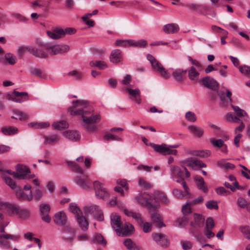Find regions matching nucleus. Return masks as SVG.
<instances>
[{
	"label": "nucleus",
	"mask_w": 250,
	"mask_h": 250,
	"mask_svg": "<svg viewBox=\"0 0 250 250\" xmlns=\"http://www.w3.org/2000/svg\"><path fill=\"white\" fill-rule=\"evenodd\" d=\"M73 109H69L71 115H81L82 127L87 131L96 132L98 130L96 125L101 120L98 114H93V109L90 107L87 103L83 101L76 100L72 102Z\"/></svg>",
	"instance_id": "f257e3e1"
},
{
	"label": "nucleus",
	"mask_w": 250,
	"mask_h": 250,
	"mask_svg": "<svg viewBox=\"0 0 250 250\" xmlns=\"http://www.w3.org/2000/svg\"><path fill=\"white\" fill-rule=\"evenodd\" d=\"M157 198L165 204L169 203V200L167 196L160 191H155L153 195L144 192L136 196L135 200L138 204L146 207L150 210L151 208H156L159 207V203Z\"/></svg>",
	"instance_id": "f03ea898"
},
{
	"label": "nucleus",
	"mask_w": 250,
	"mask_h": 250,
	"mask_svg": "<svg viewBox=\"0 0 250 250\" xmlns=\"http://www.w3.org/2000/svg\"><path fill=\"white\" fill-rule=\"evenodd\" d=\"M111 225L120 236H125L131 233L134 229V227L129 223L123 224L121 220V217L116 214L111 215Z\"/></svg>",
	"instance_id": "7ed1b4c3"
},
{
	"label": "nucleus",
	"mask_w": 250,
	"mask_h": 250,
	"mask_svg": "<svg viewBox=\"0 0 250 250\" xmlns=\"http://www.w3.org/2000/svg\"><path fill=\"white\" fill-rule=\"evenodd\" d=\"M169 167L170 174L171 178L177 183L182 182V185L185 190L186 194L188 195H189L188 188L186 182L184 181L183 172L181 168L179 167L174 165H171Z\"/></svg>",
	"instance_id": "20e7f679"
},
{
	"label": "nucleus",
	"mask_w": 250,
	"mask_h": 250,
	"mask_svg": "<svg viewBox=\"0 0 250 250\" xmlns=\"http://www.w3.org/2000/svg\"><path fill=\"white\" fill-rule=\"evenodd\" d=\"M28 50L32 55L41 59L47 58L49 55L48 43H39L37 47L31 46L28 48Z\"/></svg>",
	"instance_id": "39448f33"
},
{
	"label": "nucleus",
	"mask_w": 250,
	"mask_h": 250,
	"mask_svg": "<svg viewBox=\"0 0 250 250\" xmlns=\"http://www.w3.org/2000/svg\"><path fill=\"white\" fill-rule=\"evenodd\" d=\"M147 59L150 62L153 71L158 73L164 79H167L170 77V74L152 55L148 54Z\"/></svg>",
	"instance_id": "423d86ee"
},
{
	"label": "nucleus",
	"mask_w": 250,
	"mask_h": 250,
	"mask_svg": "<svg viewBox=\"0 0 250 250\" xmlns=\"http://www.w3.org/2000/svg\"><path fill=\"white\" fill-rule=\"evenodd\" d=\"M150 145L152 147L155 151L164 155L170 154L176 155L177 154V150L173 149L172 148L177 147L178 146V145L167 146L165 144L157 145L153 143L150 144Z\"/></svg>",
	"instance_id": "0eeeda50"
},
{
	"label": "nucleus",
	"mask_w": 250,
	"mask_h": 250,
	"mask_svg": "<svg viewBox=\"0 0 250 250\" xmlns=\"http://www.w3.org/2000/svg\"><path fill=\"white\" fill-rule=\"evenodd\" d=\"M194 221L191 222L190 225L193 227L189 230L190 233L193 234L197 238H199L201 235L200 232L196 229L198 228L202 227L204 223L205 219L200 214H194Z\"/></svg>",
	"instance_id": "6e6552de"
},
{
	"label": "nucleus",
	"mask_w": 250,
	"mask_h": 250,
	"mask_svg": "<svg viewBox=\"0 0 250 250\" xmlns=\"http://www.w3.org/2000/svg\"><path fill=\"white\" fill-rule=\"evenodd\" d=\"M17 172H13V176L15 178L31 179L34 177V175H27L30 172L28 167L21 165H18L16 167Z\"/></svg>",
	"instance_id": "1a4fd4ad"
},
{
	"label": "nucleus",
	"mask_w": 250,
	"mask_h": 250,
	"mask_svg": "<svg viewBox=\"0 0 250 250\" xmlns=\"http://www.w3.org/2000/svg\"><path fill=\"white\" fill-rule=\"evenodd\" d=\"M93 185L95 194L98 198L104 199L109 196V193L102 183L99 181H95Z\"/></svg>",
	"instance_id": "9d476101"
},
{
	"label": "nucleus",
	"mask_w": 250,
	"mask_h": 250,
	"mask_svg": "<svg viewBox=\"0 0 250 250\" xmlns=\"http://www.w3.org/2000/svg\"><path fill=\"white\" fill-rule=\"evenodd\" d=\"M49 53L50 55H55L68 52L69 47L67 45L53 44L48 43Z\"/></svg>",
	"instance_id": "9b49d317"
},
{
	"label": "nucleus",
	"mask_w": 250,
	"mask_h": 250,
	"mask_svg": "<svg viewBox=\"0 0 250 250\" xmlns=\"http://www.w3.org/2000/svg\"><path fill=\"white\" fill-rule=\"evenodd\" d=\"M75 183L83 189L90 190L91 188V183L87 175H83V177L77 176L74 179Z\"/></svg>",
	"instance_id": "f8f14e48"
},
{
	"label": "nucleus",
	"mask_w": 250,
	"mask_h": 250,
	"mask_svg": "<svg viewBox=\"0 0 250 250\" xmlns=\"http://www.w3.org/2000/svg\"><path fill=\"white\" fill-rule=\"evenodd\" d=\"M152 237L154 241L162 247H167L169 245L168 237L164 234L153 233Z\"/></svg>",
	"instance_id": "ddd939ff"
},
{
	"label": "nucleus",
	"mask_w": 250,
	"mask_h": 250,
	"mask_svg": "<svg viewBox=\"0 0 250 250\" xmlns=\"http://www.w3.org/2000/svg\"><path fill=\"white\" fill-rule=\"evenodd\" d=\"M85 210L87 214H93L94 218L99 221H102L104 219L103 212L99 207L93 206L89 207H86Z\"/></svg>",
	"instance_id": "4468645a"
},
{
	"label": "nucleus",
	"mask_w": 250,
	"mask_h": 250,
	"mask_svg": "<svg viewBox=\"0 0 250 250\" xmlns=\"http://www.w3.org/2000/svg\"><path fill=\"white\" fill-rule=\"evenodd\" d=\"M50 210V206L47 204H42L40 206V214L42 216V219L46 223H50L51 217L49 215V212Z\"/></svg>",
	"instance_id": "2eb2a0df"
},
{
	"label": "nucleus",
	"mask_w": 250,
	"mask_h": 250,
	"mask_svg": "<svg viewBox=\"0 0 250 250\" xmlns=\"http://www.w3.org/2000/svg\"><path fill=\"white\" fill-rule=\"evenodd\" d=\"M187 166L190 167L193 169H195L194 167H206V165L202 161L197 160H194L192 158H188L183 162Z\"/></svg>",
	"instance_id": "dca6fc26"
},
{
	"label": "nucleus",
	"mask_w": 250,
	"mask_h": 250,
	"mask_svg": "<svg viewBox=\"0 0 250 250\" xmlns=\"http://www.w3.org/2000/svg\"><path fill=\"white\" fill-rule=\"evenodd\" d=\"M202 84L206 87L215 90L217 88L218 84L217 82L212 78L209 77L203 78L201 80Z\"/></svg>",
	"instance_id": "f3484780"
},
{
	"label": "nucleus",
	"mask_w": 250,
	"mask_h": 250,
	"mask_svg": "<svg viewBox=\"0 0 250 250\" xmlns=\"http://www.w3.org/2000/svg\"><path fill=\"white\" fill-rule=\"evenodd\" d=\"M54 223L59 226H62L66 223V216L63 211L56 213L54 217Z\"/></svg>",
	"instance_id": "a211bd4d"
},
{
	"label": "nucleus",
	"mask_w": 250,
	"mask_h": 250,
	"mask_svg": "<svg viewBox=\"0 0 250 250\" xmlns=\"http://www.w3.org/2000/svg\"><path fill=\"white\" fill-rule=\"evenodd\" d=\"M194 180L199 190H202L204 193H207L208 192V188L206 185L204 179L201 176H195L194 178Z\"/></svg>",
	"instance_id": "6ab92c4d"
},
{
	"label": "nucleus",
	"mask_w": 250,
	"mask_h": 250,
	"mask_svg": "<svg viewBox=\"0 0 250 250\" xmlns=\"http://www.w3.org/2000/svg\"><path fill=\"white\" fill-rule=\"evenodd\" d=\"M63 136L71 141H76L80 139L81 136L76 130H67L62 133Z\"/></svg>",
	"instance_id": "aec40b11"
},
{
	"label": "nucleus",
	"mask_w": 250,
	"mask_h": 250,
	"mask_svg": "<svg viewBox=\"0 0 250 250\" xmlns=\"http://www.w3.org/2000/svg\"><path fill=\"white\" fill-rule=\"evenodd\" d=\"M163 30L167 34H174L179 30V27L176 23H169L164 26Z\"/></svg>",
	"instance_id": "412c9836"
},
{
	"label": "nucleus",
	"mask_w": 250,
	"mask_h": 250,
	"mask_svg": "<svg viewBox=\"0 0 250 250\" xmlns=\"http://www.w3.org/2000/svg\"><path fill=\"white\" fill-rule=\"evenodd\" d=\"M48 36L52 39H58L64 36L63 29L57 28L47 32Z\"/></svg>",
	"instance_id": "4be33fe9"
},
{
	"label": "nucleus",
	"mask_w": 250,
	"mask_h": 250,
	"mask_svg": "<svg viewBox=\"0 0 250 250\" xmlns=\"http://www.w3.org/2000/svg\"><path fill=\"white\" fill-rule=\"evenodd\" d=\"M16 196L18 198L22 200L31 201L33 199V194L32 191H30L28 195L26 194L21 188L17 189L16 192Z\"/></svg>",
	"instance_id": "5701e85b"
},
{
	"label": "nucleus",
	"mask_w": 250,
	"mask_h": 250,
	"mask_svg": "<svg viewBox=\"0 0 250 250\" xmlns=\"http://www.w3.org/2000/svg\"><path fill=\"white\" fill-rule=\"evenodd\" d=\"M110 61L113 63L119 62L122 59L121 51L119 49L113 50L110 56Z\"/></svg>",
	"instance_id": "b1692460"
},
{
	"label": "nucleus",
	"mask_w": 250,
	"mask_h": 250,
	"mask_svg": "<svg viewBox=\"0 0 250 250\" xmlns=\"http://www.w3.org/2000/svg\"><path fill=\"white\" fill-rule=\"evenodd\" d=\"M189 131L195 137L200 138L204 134V130L196 125H190L188 127Z\"/></svg>",
	"instance_id": "393cba45"
},
{
	"label": "nucleus",
	"mask_w": 250,
	"mask_h": 250,
	"mask_svg": "<svg viewBox=\"0 0 250 250\" xmlns=\"http://www.w3.org/2000/svg\"><path fill=\"white\" fill-rule=\"evenodd\" d=\"M124 212L126 215L131 216L133 218L135 219L139 224H143L144 221L140 214L129 210L127 209H124Z\"/></svg>",
	"instance_id": "a878e982"
},
{
	"label": "nucleus",
	"mask_w": 250,
	"mask_h": 250,
	"mask_svg": "<svg viewBox=\"0 0 250 250\" xmlns=\"http://www.w3.org/2000/svg\"><path fill=\"white\" fill-rule=\"evenodd\" d=\"M199 71L200 70L197 69L195 66H191L188 71L189 79L191 81H198L200 75Z\"/></svg>",
	"instance_id": "bb28decb"
},
{
	"label": "nucleus",
	"mask_w": 250,
	"mask_h": 250,
	"mask_svg": "<svg viewBox=\"0 0 250 250\" xmlns=\"http://www.w3.org/2000/svg\"><path fill=\"white\" fill-rule=\"evenodd\" d=\"M151 219L154 223L156 224V226L158 228H162L165 226V225L163 222V219L160 215L158 212H154L151 215Z\"/></svg>",
	"instance_id": "cd10ccee"
},
{
	"label": "nucleus",
	"mask_w": 250,
	"mask_h": 250,
	"mask_svg": "<svg viewBox=\"0 0 250 250\" xmlns=\"http://www.w3.org/2000/svg\"><path fill=\"white\" fill-rule=\"evenodd\" d=\"M76 218L82 229L87 230L88 228L89 223L85 217L81 214Z\"/></svg>",
	"instance_id": "c85d7f7f"
},
{
	"label": "nucleus",
	"mask_w": 250,
	"mask_h": 250,
	"mask_svg": "<svg viewBox=\"0 0 250 250\" xmlns=\"http://www.w3.org/2000/svg\"><path fill=\"white\" fill-rule=\"evenodd\" d=\"M129 93V95L133 97L135 99V101L138 104H140L141 102V99L140 98L141 95L140 90L138 88L132 89L129 87L126 89Z\"/></svg>",
	"instance_id": "c756f323"
},
{
	"label": "nucleus",
	"mask_w": 250,
	"mask_h": 250,
	"mask_svg": "<svg viewBox=\"0 0 250 250\" xmlns=\"http://www.w3.org/2000/svg\"><path fill=\"white\" fill-rule=\"evenodd\" d=\"M60 140V138L56 134L50 135L44 137V143L51 145L57 143Z\"/></svg>",
	"instance_id": "7c9ffc66"
},
{
	"label": "nucleus",
	"mask_w": 250,
	"mask_h": 250,
	"mask_svg": "<svg viewBox=\"0 0 250 250\" xmlns=\"http://www.w3.org/2000/svg\"><path fill=\"white\" fill-rule=\"evenodd\" d=\"M124 244L128 250H143L142 248L137 246L131 239L129 238L125 240Z\"/></svg>",
	"instance_id": "2f4dec72"
},
{
	"label": "nucleus",
	"mask_w": 250,
	"mask_h": 250,
	"mask_svg": "<svg viewBox=\"0 0 250 250\" xmlns=\"http://www.w3.org/2000/svg\"><path fill=\"white\" fill-rule=\"evenodd\" d=\"M13 112L15 114V116L11 117L12 119H19L20 121H24L28 119V114L24 112L20 111L18 110H14Z\"/></svg>",
	"instance_id": "473e14b6"
},
{
	"label": "nucleus",
	"mask_w": 250,
	"mask_h": 250,
	"mask_svg": "<svg viewBox=\"0 0 250 250\" xmlns=\"http://www.w3.org/2000/svg\"><path fill=\"white\" fill-rule=\"evenodd\" d=\"M3 209H5L9 214H16L19 213V209L15 205L5 203Z\"/></svg>",
	"instance_id": "72a5a7b5"
},
{
	"label": "nucleus",
	"mask_w": 250,
	"mask_h": 250,
	"mask_svg": "<svg viewBox=\"0 0 250 250\" xmlns=\"http://www.w3.org/2000/svg\"><path fill=\"white\" fill-rule=\"evenodd\" d=\"M1 130L4 135H12L17 134L18 132V128L12 126L2 127Z\"/></svg>",
	"instance_id": "f704fd0d"
},
{
	"label": "nucleus",
	"mask_w": 250,
	"mask_h": 250,
	"mask_svg": "<svg viewBox=\"0 0 250 250\" xmlns=\"http://www.w3.org/2000/svg\"><path fill=\"white\" fill-rule=\"evenodd\" d=\"M1 177L5 183L9 186L12 189H14L17 188V185L15 181L5 173L1 174Z\"/></svg>",
	"instance_id": "c9c22d12"
},
{
	"label": "nucleus",
	"mask_w": 250,
	"mask_h": 250,
	"mask_svg": "<svg viewBox=\"0 0 250 250\" xmlns=\"http://www.w3.org/2000/svg\"><path fill=\"white\" fill-rule=\"evenodd\" d=\"M187 70L183 69H177L173 71L172 75L176 80L182 81L183 76L187 73Z\"/></svg>",
	"instance_id": "e433bc0d"
},
{
	"label": "nucleus",
	"mask_w": 250,
	"mask_h": 250,
	"mask_svg": "<svg viewBox=\"0 0 250 250\" xmlns=\"http://www.w3.org/2000/svg\"><path fill=\"white\" fill-rule=\"evenodd\" d=\"M89 65L91 67H97L101 70L107 68V65L106 62L103 61H91L89 62Z\"/></svg>",
	"instance_id": "4c0bfd02"
},
{
	"label": "nucleus",
	"mask_w": 250,
	"mask_h": 250,
	"mask_svg": "<svg viewBox=\"0 0 250 250\" xmlns=\"http://www.w3.org/2000/svg\"><path fill=\"white\" fill-rule=\"evenodd\" d=\"M129 42L130 43V46L140 48L145 47L147 44V42L145 40H140L138 41L130 40V41Z\"/></svg>",
	"instance_id": "58836bf2"
},
{
	"label": "nucleus",
	"mask_w": 250,
	"mask_h": 250,
	"mask_svg": "<svg viewBox=\"0 0 250 250\" xmlns=\"http://www.w3.org/2000/svg\"><path fill=\"white\" fill-rule=\"evenodd\" d=\"M75 233L73 229H70L68 231L65 232L64 238L65 240L69 243H72L75 238Z\"/></svg>",
	"instance_id": "ea45409f"
},
{
	"label": "nucleus",
	"mask_w": 250,
	"mask_h": 250,
	"mask_svg": "<svg viewBox=\"0 0 250 250\" xmlns=\"http://www.w3.org/2000/svg\"><path fill=\"white\" fill-rule=\"evenodd\" d=\"M53 126L56 129L62 130L68 128L69 125L67 122L62 121L54 123L53 124Z\"/></svg>",
	"instance_id": "a19ab883"
},
{
	"label": "nucleus",
	"mask_w": 250,
	"mask_h": 250,
	"mask_svg": "<svg viewBox=\"0 0 250 250\" xmlns=\"http://www.w3.org/2000/svg\"><path fill=\"white\" fill-rule=\"evenodd\" d=\"M50 124L48 122L30 123L28 124V126L30 127L41 129L46 128Z\"/></svg>",
	"instance_id": "79ce46f5"
},
{
	"label": "nucleus",
	"mask_w": 250,
	"mask_h": 250,
	"mask_svg": "<svg viewBox=\"0 0 250 250\" xmlns=\"http://www.w3.org/2000/svg\"><path fill=\"white\" fill-rule=\"evenodd\" d=\"M187 7L194 11H199L200 12H201L202 9L206 10L207 9V7L205 5H201L196 3L189 4L187 5Z\"/></svg>",
	"instance_id": "37998d69"
},
{
	"label": "nucleus",
	"mask_w": 250,
	"mask_h": 250,
	"mask_svg": "<svg viewBox=\"0 0 250 250\" xmlns=\"http://www.w3.org/2000/svg\"><path fill=\"white\" fill-rule=\"evenodd\" d=\"M4 234L0 235V247L4 249H9L11 248V244L9 241L3 236Z\"/></svg>",
	"instance_id": "c03bdc74"
},
{
	"label": "nucleus",
	"mask_w": 250,
	"mask_h": 250,
	"mask_svg": "<svg viewBox=\"0 0 250 250\" xmlns=\"http://www.w3.org/2000/svg\"><path fill=\"white\" fill-rule=\"evenodd\" d=\"M188 221L189 220L187 217L183 216L178 218L176 220L175 223L178 227L183 228L185 227L188 224Z\"/></svg>",
	"instance_id": "a18cd8bd"
},
{
	"label": "nucleus",
	"mask_w": 250,
	"mask_h": 250,
	"mask_svg": "<svg viewBox=\"0 0 250 250\" xmlns=\"http://www.w3.org/2000/svg\"><path fill=\"white\" fill-rule=\"evenodd\" d=\"M209 142L214 146L220 148L225 145L224 141L221 139H215L214 138L209 139Z\"/></svg>",
	"instance_id": "49530a36"
},
{
	"label": "nucleus",
	"mask_w": 250,
	"mask_h": 250,
	"mask_svg": "<svg viewBox=\"0 0 250 250\" xmlns=\"http://www.w3.org/2000/svg\"><path fill=\"white\" fill-rule=\"evenodd\" d=\"M68 166L75 172L81 174L83 173V170L76 163L73 162H68Z\"/></svg>",
	"instance_id": "de8ad7c7"
},
{
	"label": "nucleus",
	"mask_w": 250,
	"mask_h": 250,
	"mask_svg": "<svg viewBox=\"0 0 250 250\" xmlns=\"http://www.w3.org/2000/svg\"><path fill=\"white\" fill-rule=\"evenodd\" d=\"M69 210L75 214L76 217L82 214L81 210L75 203H71L69 205Z\"/></svg>",
	"instance_id": "09e8293b"
},
{
	"label": "nucleus",
	"mask_w": 250,
	"mask_h": 250,
	"mask_svg": "<svg viewBox=\"0 0 250 250\" xmlns=\"http://www.w3.org/2000/svg\"><path fill=\"white\" fill-rule=\"evenodd\" d=\"M30 73L32 76L35 77L42 78L44 76V74L43 72L38 68H31L30 70Z\"/></svg>",
	"instance_id": "8fccbe9b"
},
{
	"label": "nucleus",
	"mask_w": 250,
	"mask_h": 250,
	"mask_svg": "<svg viewBox=\"0 0 250 250\" xmlns=\"http://www.w3.org/2000/svg\"><path fill=\"white\" fill-rule=\"evenodd\" d=\"M240 230L245 237L250 241V227L249 226H241Z\"/></svg>",
	"instance_id": "3c124183"
},
{
	"label": "nucleus",
	"mask_w": 250,
	"mask_h": 250,
	"mask_svg": "<svg viewBox=\"0 0 250 250\" xmlns=\"http://www.w3.org/2000/svg\"><path fill=\"white\" fill-rule=\"evenodd\" d=\"M5 60L11 65L14 64L17 62L16 57L11 53H7L5 55Z\"/></svg>",
	"instance_id": "603ef678"
},
{
	"label": "nucleus",
	"mask_w": 250,
	"mask_h": 250,
	"mask_svg": "<svg viewBox=\"0 0 250 250\" xmlns=\"http://www.w3.org/2000/svg\"><path fill=\"white\" fill-rule=\"evenodd\" d=\"M226 117L227 120L230 122L238 123L241 121L239 118L234 115L232 113H228Z\"/></svg>",
	"instance_id": "864d4df0"
},
{
	"label": "nucleus",
	"mask_w": 250,
	"mask_h": 250,
	"mask_svg": "<svg viewBox=\"0 0 250 250\" xmlns=\"http://www.w3.org/2000/svg\"><path fill=\"white\" fill-rule=\"evenodd\" d=\"M239 69L242 74L250 77V66L246 65L241 66L239 67Z\"/></svg>",
	"instance_id": "5fc2aeb1"
},
{
	"label": "nucleus",
	"mask_w": 250,
	"mask_h": 250,
	"mask_svg": "<svg viewBox=\"0 0 250 250\" xmlns=\"http://www.w3.org/2000/svg\"><path fill=\"white\" fill-rule=\"evenodd\" d=\"M192 204L190 202H187L186 204L184 205L182 208V211L184 214L186 215L191 212L190 206Z\"/></svg>",
	"instance_id": "6e6d98bb"
},
{
	"label": "nucleus",
	"mask_w": 250,
	"mask_h": 250,
	"mask_svg": "<svg viewBox=\"0 0 250 250\" xmlns=\"http://www.w3.org/2000/svg\"><path fill=\"white\" fill-rule=\"evenodd\" d=\"M185 117L186 119L190 122H195L197 118L194 113L191 111H188L186 113Z\"/></svg>",
	"instance_id": "4d7b16f0"
},
{
	"label": "nucleus",
	"mask_w": 250,
	"mask_h": 250,
	"mask_svg": "<svg viewBox=\"0 0 250 250\" xmlns=\"http://www.w3.org/2000/svg\"><path fill=\"white\" fill-rule=\"evenodd\" d=\"M93 240L104 246L106 245V242L103 238V236L100 234H96L93 238Z\"/></svg>",
	"instance_id": "13d9d810"
},
{
	"label": "nucleus",
	"mask_w": 250,
	"mask_h": 250,
	"mask_svg": "<svg viewBox=\"0 0 250 250\" xmlns=\"http://www.w3.org/2000/svg\"><path fill=\"white\" fill-rule=\"evenodd\" d=\"M216 193L220 195L227 196L230 194V192L228 190H226L224 187H220L216 189Z\"/></svg>",
	"instance_id": "bf43d9fd"
},
{
	"label": "nucleus",
	"mask_w": 250,
	"mask_h": 250,
	"mask_svg": "<svg viewBox=\"0 0 250 250\" xmlns=\"http://www.w3.org/2000/svg\"><path fill=\"white\" fill-rule=\"evenodd\" d=\"M206 206L208 208L210 209H217L218 208L217 202L213 200H210L208 201L206 204Z\"/></svg>",
	"instance_id": "052dcab7"
},
{
	"label": "nucleus",
	"mask_w": 250,
	"mask_h": 250,
	"mask_svg": "<svg viewBox=\"0 0 250 250\" xmlns=\"http://www.w3.org/2000/svg\"><path fill=\"white\" fill-rule=\"evenodd\" d=\"M130 40H118L116 41L115 45L117 46L127 47L130 46L129 42Z\"/></svg>",
	"instance_id": "680f3d73"
},
{
	"label": "nucleus",
	"mask_w": 250,
	"mask_h": 250,
	"mask_svg": "<svg viewBox=\"0 0 250 250\" xmlns=\"http://www.w3.org/2000/svg\"><path fill=\"white\" fill-rule=\"evenodd\" d=\"M218 166L224 167L226 169H233L235 166L234 165L229 163H224L223 161H218L217 163Z\"/></svg>",
	"instance_id": "e2e57ef3"
},
{
	"label": "nucleus",
	"mask_w": 250,
	"mask_h": 250,
	"mask_svg": "<svg viewBox=\"0 0 250 250\" xmlns=\"http://www.w3.org/2000/svg\"><path fill=\"white\" fill-rule=\"evenodd\" d=\"M237 203L238 207L242 208H246L248 204L246 200L242 197L238 198Z\"/></svg>",
	"instance_id": "0e129e2a"
},
{
	"label": "nucleus",
	"mask_w": 250,
	"mask_h": 250,
	"mask_svg": "<svg viewBox=\"0 0 250 250\" xmlns=\"http://www.w3.org/2000/svg\"><path fill=\"white\" fill-rule=\"evenodd\" d=\"M138 184L140 187L146 189H148L151 187L150 184L147 183L144 179L142 178L139 179Z\"/></svg>",
	"instance_id": "69168bd1"
},
{
	"label": "nucleus",
	"mask_w": 250,
	"mask_h": 250,
	"mask_svg": "<svg viewBox=\"0 0 250 250\" xmlns=\"http://www.w3.org/2000/svg\"><path fill=\"white\" fill-rule=\"evenodd\" d=\"M5 239H10L13 241H18L20 236L19 235H15L11 234H5L4 236H3Z\"/></svg>",
	"instance_id": "338daca9"
},
{
	"label": "nucleus",
	"mask_w": 250,
	"mask_h": 250,
	"mask_svg": "<svg viewBox=\"0 0 250 250\" xmlns=\"http://www.w3.org/2000/svg\"><path fill=\"white\" fill-rule=\"evenodd\" d=\"M214 225L213 220L211 218H208L206 220L205 229H212Z\"/></svg>",
	"instance_id": "774afa93"
}]
</instances>
